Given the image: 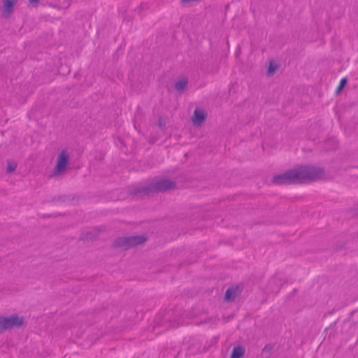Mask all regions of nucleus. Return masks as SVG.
Wrapping results in <instances>:
<instances>
[{"label": "nucleus", "mask_w": 358, "mask_h": 358, "mask_svg": "<svg viewBox=\"0 0 358 358\" xmlns=\"http://www.w3.org/2000/svg\"><path fill=\"white\" fill-rule=\"evenodd\" d=\"M244 354V349L241 346L234 348L231 358H241Z\"/></svg>", "instance_id": "obj_8"}, {"label": "nucleus", "mask_w": 358, "mask_h": 358, "mask_svg": "<svg viewBox=\"0 0 358 358\" xmlns=\"http://www.w3.org/2000/svg\"><path fill=\"white\" fill-rule=\"evenodd\" d=\"M69 160V154L66 150H62L59 154L55 168V174L59 175L66 170Z\"/></svg>", "instance_id": "obj_2"}, {"label": "nucleus", "mask_w": 358, "mask_h": 358, "mask_svg": "<svg viewBox=\"0 0 358 358\" xmlns=\"http://www.w3.org/2000/svg\"><path fill=\"white\" fill-rule=\"evenodd\" d=\"M277 69V66L274 64L273 62H270L269 67H268V73H273L275 70Z\"/></svg>", "instance_id": "obj_12"}, {"label": "nucleus", "mask_w": 358, "mask_h": 358, "mask_svg": "<svg viewBox=\"0 0 358 358\" xmlns=\"http://www.w3.org/2000/svg\"><path fill=\"white\" fill-rule=\"evenodd\" d=\"M23 320L15 315H12L8 317L0 318V330H4L13 327L14 326L18 327L22 324Z\"/></svg>", "instance_id": "obj_3"}, {"label": "nucleus", "mask_w": 358, "mask_h": 358, "mask_svg": "<svg viewBox=\"0 0 358 358\" xmlns=\"http://www.w3.org/2000/svg\"><path fill=\"white\" fill-rule=\"evenodd\" d=\"M187 83V80L186 78H181L178 81H177L175 84V88L176 90L181 92L186 87Z\"/></svg>", "instance_id": "obj_10"}, {"label": "nucleus", "mask_w": 358, "mask_h": 358, "mask_svg": "<svg viewBox=\"0 0 358 358\" xmlns=\"http://www.w3.org/2000/svg\"><path fill=\"white\" fill-rule=\"evenodd\" d=\"M237 294V290L234 287H229L227 289L225 293V299L227 301H231L235 299Z\"/></svg>", "instance_id": "obj_9"}, {"label": "nucleus", "mask_w": 358, "mask_h": 358, "mask_svg": "<svg viewBox=\"0 0 358 358\" xmlns=\"http://www.w3.org/2000/svg\"><path fill=\"white\" fill-rule=\"evenodd\" d=\"M17 0H3V13L5 16H8L13 11V8Z\"/></svg>", "instance_id": "obj_6"}, {"label": "nucleus", "mask_w": 358, "mask_h": 358, "mask_svg": "<svg viewBox=\"0 0 358 358\" xmlns=\"http://www.w3.org/2000/svg\"><path fill=\"white\" fill-rule=\"evenodd\" d=\"M346 83H347V79L345 78H342L340 81V84H339V86L338 87L337 90L339 91L341 89H343L344 87V86L346 85Z\"/></svg>", "instance_id": "obj_13"}, {"label": "nucleus", "mask_w": 358, "mask_h": 358, "mask_svg": "<svg viewBox=\"0 0 358 358\" xmlns=\"http://www.w3.org/2000/svg\"><path fill=\"white\" fill-rule=\"evenodd\" d=\"M145 241V238L143 236H131L120 238L117 241V245L127 249L131 246L143 243Z\"/></svg>", "instance_id": "obj_4"}, {"label": "nucleus", "mask_w": 358, "mask_h": 358, "mask_svg": "<svg viewBox=\"0 0 358 358\" xmlns=\"http://www.w3.org/2000/svg\"><path fill=\"white\" fill-rule=\"evenodd\" d=\"M206 113L200 109H196L192 117V122L194 124L200 125L206 119Z\"/></svg>", "instance_id": "obj_5"}, {"label": "nucleus", "mask_w": 358, "mask_h": 358, "mask_svg": "<svg viewBox=\"0 0 358 358\" xmlns=\"http://www.w3.org/2000/svg\"><path fill=\"white\" fill-rule=\"evenodd\" d=\"M17 166V164L13 161L8 162L7 170L8 172L13 171Z\"/></svg>", "instance_id": "obj_11"}, {"label": "nucleus", "mask_w": 358, "mask_h": 358, "mask_svg": "<svg viewBox=\"0 0 358 358\" xmlns=\"http://www.w3.org/2000/svg\"><path fill=\"white\" fill-rule=\"evenodd\" d=\"M39 0H29L30 3H36Z\"/></svg>", "instance_id": "obj_14"}, {"label": "nucleus", "mask_w": 358, "mask_h": 358, "mask_svg": "<svg viewBox=\"0 0 358 358\" xmlns=\"http://www.w3.org/2000/svg\"><path fill=\"white\" fill-rule=\"evenodd\" d=\"M173 183L169 180H163L157 183L156 188L159 191H164L173 188Z\"/></svg>", "instance_id": "obj_7"}, {"label": "nucleus", "mask_w": 358, "mask_h": 358, "mask_svg": "<svg viewBox=\"0 0 358 358\" xmlns=\"http://www.w3.org/2000/svg\"><path fill=\"white\" fill-rule=\"evenodd\" d=\"M322 174V171L320 169L313 166H301L283 174L275 176L273 181L278 185L303 182L318 179Z\"/></svg>", "instance_id": "obj_1"}]
</instances>
